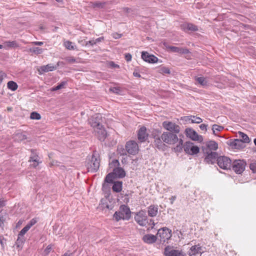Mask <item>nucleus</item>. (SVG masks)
Listing matches in <instances>:
<instances>
[{
    "mask_svg": "<svg viewBox=\"0 0 256 256\" xmlns=\"http://www.w3.org/2000/svg\"><path fill=\"white\" fill-rule=\"evenodd\" d=\"M112 186V172H109L104 178L102 190L104 197L101 200L100 208L105 211L109 212L112 209L111 188Z\"/></svg>",
    "mask_w": 256,
    "mask_h": 256,
    "instance_id": "obj_1",
    "label": "nucleus"
},
{
    "mask_svg": "<svg viewBox=\"0 0 256 256\" xmlns=\"http://www.w3.org/2000/svg\"><path fill=\"white\" fill-rule=\"evenodd\" d=\"M96 152H94L92 156L88 158L86 162V166L88 171L95 172L98 171L100 166V159L98 156H96Z\"/></svg>",
    "mask_w": 256,
    "mask_h": 256,
    "instance_id": "obj_2",
    "label": "nucleus"
},
{
    "mask_svg": "<svg viewBox=\"0 0 256 256\" xmlns=\"http://www.w3.org/2000/svg\"><path fill=\"white\" fill-rule=\"evenodd\" d=\"M131 217V212L130 208L126 206L122 205L120 207L119 211L116 212L113 215V218H114L116 222L120 220H128Z\"/></svg>",
    "mask_w": 256,
    "mask_h": 256,
    "instance_id": "obj_3",
    "label": "nucleus"
},
{
    "mask_svg": "<svg viewBox=\"0 0 256 256\" xmlns=\"http://www.w3.org/2000/svg\"><path fill=\"white\" fill-rule=\"evenodd\" d=\"M163 142L168 144H174L178 141L176 134L168 132H164L161 135Z\"/></svg>",
    "mask_w": 256,
    "mask_h": 256,
    "instance_id": "obj_4",
    "label": "nucleus"
},
{
    "mask_svg": "<svg viewBox=\"0 0 256 256\" xmlns=\"http://www.w3.org/2000/svg\"><path fill=\"white\" fill-rule=\"evenodd\" d=\"M217 164L219 167L223 170H230L232 167L231 160L226 156H220L217 158Z\"/></svg>",
    "mask_w": 256,
    "mask_h": 256,
    "instance_id": "obj_5",
    "label": "nucleus"
},
{
    "mask_svg": "<svg viewBox=\"0 0 256 256\" xmlns=\"http://www.w3.org/2000/svg\"><path fill=\"white\" fill-rule=\"evenodd\" d=\"M172 236V230L166 227L160 229L156 234L157 238L160 237V241L164 242L169 240Z\"/></svg>",
    "mask_w": 256,
    "mask_h": 256,
    "instance_id": "obj_6",
    "label": "nucleus"
},
{
    "mask_svg": "<svg viewBox=\"0 0 256 256\" xmlns=\"http://www.w3.org/2000/svg\"><path fill=\"white\" fill-rule=\"evenodd\" d=\"M162 125L163 128L168 132L178 134L180 132V126L173 122L164 121L162 122Z\"/></svg>",
    "mask_w": 256,
    "mask_h": 256,
    "instance_id": "obj_7",
    "label": "nucleus"
},
{
    "mask_svg": "<svg viewBox=\"0 0 256 256\" xmlns=\"http://www.w3.org/2000/svg\"><path fill=\"white\" fill-rule=\"evenodd\" d=\"M184 152L190 155L197 154L200 152L199 148L190 142H186L184 145Z\"/></svg>",
    "mask_w": 256,
    "mask_h": 256,
    "instance_id": "obj_8",
    "label": "nucleus"
},
{
    "mask_svg": "<svg viewBox=\"0 0 256 256\" xmlns=\"http://www.w3.org/2000/svg\"><path fill=\"white\" fill-rule=\"evenodd\" d=\"M246 163L242 160H235L232 164V170L238 174H242L245 169Z\"/></svg>",
    "mask_w": 256,
    "mask_h": 256,
    "instance_id": "obj_9",
    "label": "nucleus"
},
{
    "mask_svg": "<svg viewBox=\"0 0 256 256\" xmlns=\"http://www.w3.org/2000/svg\"><path fill=\"white\" fill-rule=\"evenodd\" d=\"M126 149L128 153L132 155L137 154L139 150L138 144L134 140L128 142L126 144Z\"/></svg>",
    "mask_w": 256,
    "mask_h": 256,
    "instance_id": "obj_10",
    "label": "nucleus"
},
{
    "mask_svg": "<svg viewBox=\"0 0 256 256\" xmlns=\"http://www.w3.org/2000/svg\"><path fill=\"white\" fill-rule=\"evenodd\" d=\"M135 220L141 226H144L148 223L147 216L143 210L137 212L134 216Z\"/></svg>",
    "mask_w": 256,
    "mask_h": 256,
    "instance_id": "obj_11",
    "label": "nucleus"
},
{
    "mask_svg": "<svg viewBox=\"0 0 256 256\" xmlns=\"http://www.w3.org/2000/svg\"><path fill=\"white\" fill-rule=\"evenodd\" d=\"M206 155L204 160V162L208 164H214L217 162V158H218V154L214 152L206 151Z\"/></svg>",
    "mask_w": 256,
    "mask_h": 256,
    "instance_id": "obj_12",
    "label": "nucleus"
},
{
    "mask_svg": "<svg viewBox=\"0 0 256 256\" xmlns=\"http://www.w3.org/2000/svg\"><path fill=\"white\" fill-rule=\"evenodd\" d=\"M185 132L186 136L193 140L202 142L203 140L202 136L200 135H198V133L192 128H186Z\"/></svg>",
    "mask_w": 256,
    "mask_h": 256,
    "instance_id": "obj_13",
    "label": "nucleus"
},
{
    "mask_svg": "<svg viewBox=\"0 0 256 256\" xmlns=\"http://www.w3.org/2000/svg\"><path fill=\"white\" fill-rule=\"evenodd\" d=\"M31 155L30 158L29 162H33V164L31 166L34 168H36L39 164L42 162L40 160V158L36 150L34 149H31Z\"/></svg>",
    "mask_w": 256,
    "mask_h": 256,
    "instance_id": "obj_14",
    "label": "nucleus"
},
{
    "mask_svg": "<svg viewBox=\"0 0 256 256\" xmlns=\"http://www.w3.org/2000/svg\"><path fill=\"white\" fill-rule=\"evenodd\" d=\"M142 58L146 62L154 64L158 62V59L157 57L153 54H150L146 52H142Z\"/></svg>",
    "mask_w": 256,
    "mask_h": 256,
    "instance_id": "obj_15",
    "label": "nucleus"
},
{
    "mask_svg": "<svg viewBox=\"0 0 256 256\" xmlns=\"http://www.w3.org/2000/svg\"><path fill=\"white\" fill-rule=\"evenodd\" d=\"M101 118L100 115L96 114L92 116L90 119V124L94 130L98 128H102V125L100 122Z\"/></svg>",
    "mask_w": 256,
    "mask_h": 256,
    "instance_id": "obj_16",
    "label": "nucleus"
},
{
    "mask_svg": "<svg viewBox=\"0 0 256 256\" xmlns=\"http://www.w3.org/2000/svg\"><path fill=\"white\" fill-rule=\"evenodd\" d=\"M126 176L125 170L120 167L113 168V180L114 178H122Z\"/></svg>",
    "mask_w": 256,
    "mask_h": 256,
    "instance_id": "obj_17",
    "label": "nucleus"
},
{
    "mask_svg": "<svg viewBox=\"0 0 256 256\" xmlns=\"http://www.w3.org/2000/svg\"><path fill=\"white\" fill-rule=\"evenodd\" d=\"M94 134L99 140H104L106 136V132L102 126V128H98L94 130Z\"/></svg>",
    "mask_w": 256,
    "mask_h": 256,
    "instance_id": "obj_18",
    "label": "nucleus"
},
{
    "mask_svg": "<svg viewBox=\"0 0 256 256\" xmlns=\"http://www.w3.org/2000/svg\"><path fill=\"white\" fill-rule=\"evenodd\" d=\"M164 254L166 256H184L179 250H173L170 246L164 248Z\"/></svg>",
    "mask_w": 256,
    "mask_h": 256,
    "instance_id": "obj_19",
    "label": "nucleus"
},
{
    "mask_svg": "<svg viewBox=\"0 0 256 256\" xmlns=\"http://www.w3.org/2000/svg\"><path fill=\"white\" fill-rule=\"evenodd\" d=\"M154 145L159 150H164L166 145L162 140L161 136H154Z\"/></svg>",
    "mask_w": 256,
    "mask_h": 256,
    "instance_id": "obj_20",
    "label": "nucleus"
},
{
    "mask_svg": "<svg viewBox=\"0 0 256 256\" xmlns=\"http://www.w3.org/2000/svg\"><path fill=\"white\" fill-rule=\"evenodd\" d=\"M146 128L142 126L138 130V138L140 142H145L148 138V134L146 133Z\"/></svg>",
    "mask_w": 256,
    "mask_h": 256,
    "instance_id": "obj_21",
    "label": "nucleus"
},
{
    "mask_svg": "<svg viewBox=\"0 0 256 256\" xmlns=\"http://www.w3.org/2000/svg\"><path fill=\"white\" fill-rule=\"evenodd\" d=\"M168 48L172 52L178 53L179 54H188L190 52L189 50L186 48L176 47L174 46H170Z\"/></svg>",
    "mask_w": 256,
    "mask_h": 256,
    "instance_id": "obj_22",
    "label": "nucleus"
},
{
    "mask_svg": "<svg viewBox=\"0 0 256 256\" xmlns=\"http://www.w3.org/2000/svg\"><path fill=\"white\" fill-rule=\"evenodd\" d=\"M157 236L152 234H148L143 236L142 240L148 244H152L156 241Z\"/></svg>",
    "mask_w": 256,
    "mask_h": 256,
    "instance_id": "obj_23",
    "label": "nucleus"
},
{
    "mask_svg": "<svg viewBox=\"0 0 256 256\" xmlns=\"http://www.w3.org/2000/svg\"><path fill=\"white\" fill-rule=\"evenodd\" d=\"M56 68V66L52 64H48L46 66H41L39 69L40 72H52Z\"/></svg>",
    "mask_w": 256,
    "mask_h": 256,
    "instance_id": "obj_24",
    "label": "nucleus"
},
{
    "mask_svg": "<svg viewBox=\"0 0 256 256\" xmlns=\"http://www.w3.org/2000/svg\"><path fill=\"white\" fill-rule=\"evenodd\" d=\"M244 142L240 139H235L230 144V146L236 149H240L244 148L245 146Z\"/></svg>",
    "mask_w": 256,
    "mask_h": 256,
    "instance_id": "obj_25",
    "label": "nucleus"
},
{
    "mask_svg": "<svg viewBox=\"0 0 256 256\" xmlns=\"http://www.w3.org/2000/svg\"><path fill=\"white\" fill-rule=\"evenodd\" d=\"M122 188V182L113 180V192H120Z\"/></svg>",
    "mask_w": 256,
    "mask_h": 256,
    "instance_id": "obj_26",
    "label": "nucleus"
},
{
    "mask_svg": "<svg viewBox=\"0 0 256 256\" xmlns=\"http://www.w3.org/2000/svg\"><path fill=\"white\" fill-rule=\"evenodd\" d=\"M194 80L196 82L202 87L205 88L208 86V83L206 79L203 76H195Z\"/></svg>",
    "mask_w": 256,
    "mask_h": 256,
    "instance_id": "obj_27",
    "label": "nucleus"
},
{
    "mask_svg": "<svg viewBox=\"0 0 256 256\" xmlns=\"http://www.w3.org/2000/svg\"><path fill=\"white\" fill-rule=\"evenodd\" d=\"M14 138L16 141L20 142L27 139V136L24 132H17L14 134Z\"/></svg>",
    "mask_w": 256,
    "mask_h": 256,
    "instance_id": "obj_28",
    "label": "nucleus"
},
{
    "mask_svg": "<svg viewBox=\"0 0 256 256\" xmlns=\"http://www.w3.org/2000/svg\"><path fill=\"white\" fill-rule=\"evenodd\" d=\"M158 211V206L154 205H151L148 208V214L150 216L154 217L156 216Z\"/></svg>",
    "mask_w": 256,
    "mask_h": 256,
    "instance_id": "obj_29",
    "label": "nucleus"
},
{
    "mask_svg": "<svg viewBox=\"0 0 256 256\" xmlns=\"http://www.w3.org/2000/svg\"><path fill=\"white\" fill-rule=\"evenodd\" d=\"M7 218V214L6 211L2 210H0V228L4 229V222Z\"/></svg>",
    "mask_w": 256,
    "mask_h": 256,
    "instance_id": "obj_30",
    "label": "nucleus"
},
{
    "mask_svg": "<svg viewBox=\"0 0 256 256\" xmlns=\"http://www.w3.org/2000/svg\"><path fill=\"white\" fill-rule=\"evenodd\" d=\"M182 28L184 30H188L192 32H196L198 30L196 26L190 23L186 24L184 25Z\"/></svg>",
    "mask_w": 256,
    "mask_h": 256,
    "instance_id": "obj_31",
    "label": "nucleus"
},
{
    "mask_svg": "<svg viewBox=\"0 0 256 256\" xmlns=\"http://www.w3.org/2000/svg\"><path fill=\"white\" fill-rule=\"evenodd\" d=\"M208 150L207 151L210 152L212 150H216L218 148V144L214 141H210L206 144Z\"/></svg>",
    "mask_w": 256,
    "mask_h": 256,
    "instance_id": "obj_32",
    "label": "nucleus"
},
{
    "mask_svg": "<svg viewBox=\"0 0 256 256\" xmlns=\"http://www.w3.org/2000/svg\"><path fill=\"white\" fill-rule=\"evenodd\" d=\"M190 250L192 254H196L202 252V248L200 244H197L192 246Z\"/></svg>",
    "mask_w": 256,
    "mask_h": 256,
    "instance_id": "obj_33",
    "label": "nucleus"
},
{
    "mask_svg": "<svg viewBox=\"0 0 256 256\" xmlns=\"http://www.w3.org/2000/svg\"><path fill=\"white\" fill-rule=\"evenodd\" d=\"M239 138H240V140L244 142V143H249L250 140L248 136L244 132H238Z\"/></svg>",
    "mask_w": 256,
    "mask_h": 256,
    "instance_id": "obj_34",
    "label": "nucleus"
},
{
    "mask_svg": "<svg viewBox=\"0 0 256 256\" xmlns=\"http://www.w3.org/2000/svg\"><path fill=\"white\" fill-rule=\"evenodd\" d=\"M8 88L12 91L16 90L18 87L17 84L14 81H9L7 84Z\"/></svg>",
    "mask_w": 256,
    "mask_h": 256,
    "instance_id": "obj_35",
    "label": "nucleus"
},
{
    "mask_svg": "<svg viewBox=\"0 0 256 256\" xmlns=\"http://www.w3.org/2000/svg\"><path fill=\"white\" fill-rule=\"evenodd\" d=\"M64 46L66 48L69 50H74L76 48V47L74 44L73 42L69 40L64 42Z\"/></svg>",
    "mask_w": 256,
    "mask_h": 256,
    "instance_id": "obj_36",
    "label": "nucleus"
},
{
    "mask_svg": "<svg viewBox=\"0 0 256 256\" xmlns=\"http://www.w3.org/2000/svg\"><path fill=\"white\" fill-rule=\"evenodd\" d=\"M29 52L35 54H41L42 53V49L38 47H33L29 50Z\"/></svg>",
    "mask_w": 256,
    "mask_h": 256,
    "instance_id": "obj_37",
    "label": "nucleus"
},
{
    "mask_svg": "<svg viewBox=\"0 0 256 256\" xmlns=\"http://www.w3.org/2000/svg\"><path fill=\"white\" fill-rule=\"evenodd\" d=\"M178 144L174 148L176 152H180L184 148L183 140L182 139H178Z\"/></svg>",
    "mask_w": 256,
    "mask_h": 256,
    "instance_id": "obj_38",
    "label": "nucleus"
},
{
    "mask_svg": "<svg viewBox=\"0 0 256 256\" xmlns=\"http://www.w3.org/2000/svg\"><path fill=\"white\" fill-rule=\"evenodd\" d=\"M67 82L66 81H63L58 84L54 87L52 88V91L58 90L64 88V86L66 85Z\"/></svg>",
    "mask_w": 256,
    "mask_h": 256,
    "instance_id": "obj_39",
    "label": "nucleus"
},
{
    "mask_svg": "<svg viewBox=\"0 0 256 256\" xmlns=\"http://www.w3.org/2000/svg\"><path fill=\"white\" fill-rule=\"evenodd\" d=\"M25 241V239L24 236H20L18 234V238L16 241V245L18 247H20L24 242Z\"/></svg>",
    "mask_w": 256,
    "mask_h": 256,
    "instance_id": "obj_40",
    "label": "nucleus"
},
{
    "mask_svg": "<svg viewBox=\"0 0 256 256\" xmlns=\"http://www.w3.org/2000/svg\"><path fill=\"white\" fill-rule=\"evenodd\" d=\"M124 92V90L122 88L120 87L116 86L113 87V93H115L120 95H123Z\"/></svg>",
    "mask_w": 256,
    "mask_h": 256,
    "instance_id": "obj_41",
    "label": "nucleus"
},
{
    "mask_svg": "<svg viewBox=\"0 0 256 256\" xmlns=\"http://www.w3.org/2000/svg\"><path fill=\"white\" fill-rule=\"evenodd\" d=\"M158 72L162 74H170V70L164 66L160 68Z\"/></svg>",
    "mask_w": 256,
    "mask_h": 256,
    "instance_id": "obj_42",
    "label": "nucleus"
},
{
    "mask_svg": "<svg viewBox=\"0 0 256 256\" xmlns=\"http://www.w3.org/2000/svg\"><path fill=\"white\" fill-rule=\"evenodd\" d=\"M223 129H224L223 126H220L217 125V124H214L212 126V130L213 131V133L214 134H216V131L220 132V131H221Z\"/></svg>",
    "mask_w": 256,
    "mask_h": 256,
    "instance_id": "obj_43",
    "label": "nucleus"
},
{
    "mask_svg": "<svg viewBox=\"0 0 256 256\" xmlns=\"http://www.w3.org/2000/svg\"><path fill=\"white\" fill-rule=\"evenodd\" d=\"M30 118L32 120H40L41 118L40 115L36 112H32L30 114Z\"/></svg>",
    "mask_w": 256,
    "mask_h": 256,
    "instance_id": "obj_44",
    "label": "nucleus"
},
{
    "mask_svg": "<svg viewBox=\"0 0 256 256\" xmlns=\"http://www.w3.org/2000/svg\"><path fill=\"white\" fill-rule=\"evenodd\" d=\"M194 118H192L191 122L193 124H200L202 122V119L198 116H193Z\"/></svg>",
    "mask_w": 256,
    "mask_h": 256,
    "instance_id": "obj_45",
    "label": "nucleus"
},
{
    "mask_svg": "<svg viewBox=\"0 0 256 256\" xmlns=\"http://www.w3.org/2000/svg\"><path fill=\"white\" fill-rule=\"evenodd\" d=\"M92 6L94 8H102L103 7L104 3H102L99 2H96L92 3Z\"/></svg>",
    "mask_w": 256,
    "mask_h": 256,
    "instance_id": "obj_46",
    "label": "nucleus"
},
{
    "mask_svg": "<svg viewBox=\"0 0 256 256\" xmlns=\"http://www.w3.org/2000/svg\"><path fill=\"white\" fill-rule=\"evenodd\" d=\"M36 222L37 220L35 218H32L28 223L26 226L30 230L32 226L36 223Z\"/></svg>",
    "mask_w": 256,
    "mask_h": 256,
    "instance_id": "obj_47",
    "label": "nucleus"
},
{
    "mask_svg": "<svg viewBox=\"0 0 256 256\" xmlns=\"http://www.w3.org/2000/svg\"><path fill=\"white\" fill-rule=\"evenodd\" d=\"M29 230V229L25 226L19 232L18 235L20 236H24L26 232Z\"/></svg>",
    "mask_w": 256,
    "mask_h": 256,
    "instance_id": "obj_48",
    "label": "nucleus"
},
{
    "mask_svg": "<svg viewBox=\"0 0 256 256\" xmlns=\"http://www.w3.org/2000/svg\"><path fill=\"white\" fill-rule=\"evenodd\" d=\"M194 118L193 116H185L182 117V120H184L186 122H188L192 120V118Z\"/></svg>",
    "mask_w": 256,
    "mask_h": 256,
    "instance_id": "obj_49",
    "label": "nucleus"
},
{
    "mask_svg": "<svg viewBox=\"0 0 256 256\" xmlns=\"http://www.w3.org/2000/svg\"><path fill=\"white\" fill-rule=\"evenodd\" d=\"M250 168L253 172H256V162H252L250 164Z\"/></svg>",
    "mask_w": 256,
    "mask_h": 256,
    "instance_id": "obj_50",
    "label": "nucleus"
},
{
    "mask_svg": "<svg viewBox=\"0 0 256 256\" xmlns=\"http://www.w3.org/2000/svg\"><path fill=\"white\" fill-rule=\"evenodd\" d=\"M66 60L68 63H74L76 62V60L74 57H68L66 58Z\"/></svg>",
    "mask_w": 256,
    "mask_h": 256,
    "instance_id": "obj_51",
    "label": "nucleus"
},
{
    "mask_svg": "<svg viewBox=\"0 0 256 256\" xmlns=\"http://www.w3.org/2000/svg\"><path fill=\"white\" fill-rule=\"evenodd\" d=\"M132 56L130 53L125 54V59L127 62H130L132 60Z\"/></svg>",
    "mask_w": 256,
    "mask_h": 256,
    "instance_id": "obj_52",
    "label": "nucleus"
},
{
    "mask_svg": "<svg viewBox=\"0 0 256 256\" xmlns=\"http://www.w3.org/2000/svg\"><path fill=\"white\" fill-rule=\"evenodd\" d=\"M6 240L4 238L3 236H0V244L2 246V248H4V244H6Z\"/></svg>",
    "mask_w": 256,
    "mask_h": 256,
    "instance_id": "obj_53",
    "label": "nucleus"
},
{
    "mask_svg": "<svg viewBox=\"0 0 256 256\" xmlns=\"http://www.w3.org/2000/svg\"><path fill=\"white\" fill-rule=\"evenodd\" d=\"M78 42L82 46H88L87 41L85 40H78Z\"/></svg>",
    "mask_w": 256,
    "mask_h": 256,
    "instance_id": "obj_54",
    "label": "nucleus"
},
{
    "mask_svg": "<svg viewBox=\"0 0 256 256\" xmlns=\"http://www.w3.org/2000/svg\"><path fill=\"white\" fill-rule=\"evenodd\" d=\"M122 34H118V33H114L113 34V38L115 39H118L122 37Z\"/></svg>",
    "mask_w": 256,
    "mask_h": 256,
    "instance_id": "obj_55",
    "label": "nucleus"
},
{
    "mask_svg": "<svg viewBox=\"0 0 256 256\" xmlns=\"http://www.w3.org/2000/svg\"><path fill=\"white\" fill-rule=\"evenodd\" d=\"M207 126L208 125L206 124H202L200 126V128L201 130H205L206 131V128H207Z\"/></svg>",
    "mask_w": 256,
    "mask_h": 256,
    "instance_id": "obj_56",
    "label": "nucleus"
},
{
    "mask_svg": "<svg viewBox=\"0 0 256 256\" xmlns=\"http://www.w3.org/2000/svg\"><path fill=\"white\" fill-rule=\"evenodd\" d=\"M104 40L103 37H100L98 38H97L96 39L94 40L95 44H97L102 42Z\"/></svg>",
    "mask_w": 256,
    "mask_h": 256,
    "instance_id": "obj_57",
    "label": "nucleus"
},
{
    "mask_svg": "<svg viewBox=\"0 0 256 256\" xmlns=\"http://www.w3.org/2000/svg\"><path fill=\"white\" fill-rule=\"evenodd\" d=\"M51 250H52L51 246L50 245H48L46 247V248L45 249L44 252H45L46 254H48L50 252Z\"/></svg>",
    "mask_w": 256,
    "mask_h": 256,
    "instance_id": "obj_58",
    "label": "nucleus"
},
{
    "mask_svg": "<svg viewBox=\"0 0 256 256\" xmlns=\"http://www.w3.org/2000/svg\"><path fill=\"white\" fill-rule=\"evenodd\" d=\"M87 42H88V44H90V46H93L94 45L96 44L94 39L87 41Z\"/></svg>",
    "mask_w": 256,
    "mask_h": 256,
    "instance_id": "obj_59",
    "label": "nucleus"
},
{
    "mask_svg": "<svg viewBox=\"0 0 256 256\" xmlns=\"http://www.w3.org/2000/svg\"><path fill=\"white\" fill-rule=\"evenodd\" d=\"M32 44L36 46H42L44 44V42H34Z\"/></svg>",
    "mask_w": 256,
    "mask_h": 256,
    "instance_id": "obj_60",
    "label": "nucleus"
},
{
    "mask_svg": "<svg viewBox=\"0 0 256 256\" xmlns=\"http://www.w3.org/2000/svg\"><path fill=\"white\" fill-rule=\"evenodd\" d=\"M112 162H113V165H114V166L120 165V162H119L118 160H113Z\"/></svg>",
    "mask_w": 256,
    "mask_h": 256,
    "instance_id": "obj_61",
    "label": "nucleus"
},
{
    "mask_svg": "<svg viewBox=\"0 0 256 256\" xmlns=\"http://www.w3.org/2000/svg\"><path fill=\"white\" fill-rule=\"evenodd\" d=\"M5 206V201L4 200H0V208H2Z\"/></svg>",
    "mask_w": 256,
    "mask_h": 256,
    "instance_id": "obj_62",
    "label": "nucleus"
},
{
    "mask_svg": "<svg viewBox=\"0 0 256 256\" xmlns=\"http://www.w3.org/2000/svg\"><path fill=\"white\" fill-rule=\"evenodd\" d=\"M176 197L175 196H172L170 198V200L171 204H173L174 201L176 200Z\"/></svg>",
    "mask_w": 256,
    "mask_h": 256,
    "instance_id": "obj_63",
    "label": "nucleus"
},
{
    "mask_svg": "<svg viewBox=\"0 0 256 256\" xmlns=\"http://www.w3.org/2000/svg\"><path fill=\"white\" fill-rule=\"evenodd\" d=\"M10 46L14 47L17 46V44L15 41H13L10 42Z\"/></svg>",
    "mask_w": 256,
    "mask_h": 256,
    "instance_id": "obj_64",
    "label": "nucleus"
}]
</instances>
